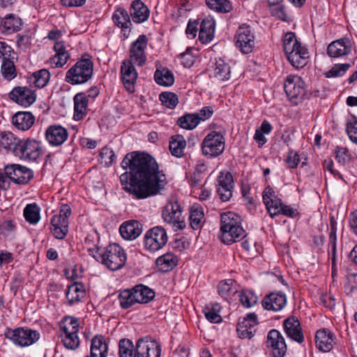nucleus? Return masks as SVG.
<instances>
[{"mask_svg":"<svg viewBox=\"0 0 357 357\" xmlns=\"http://www.w3.org/2000/svg\"><path fill=\"white\" fill-rule=\"evenodd\" d=\"M18 139L12 132L8 131L0 133V146L8 150H12L14 153L15 146H17Z\"/></svg>","mask_w":357,"mask_h":357,"instance_id":"obj_47","label":"nucleus"},{"mask_svg":"<svg viewBox=\"0 0 357 357\" xmlns=\"http://www.w3.org/2000/svg\"><path fill=\"white\" fill-rule=\"evenodd\" d=\"M335 159L340 164H345L348 160V151L347 148L337 146L335 150Z\"/></svg>","mask_w":357,"mask_h":357,"instance_id":"obj_61","label":"nucleus"},{"mask_svg":"<svg viewBox=\"0 0 357 357\" xmlns=\"http://www.w3.org/2000/svg\"><path fill=\"white\" fill-rule=\"evenodd\" d=\"M16 173V178L15 183L17 184H26L33 177V173L31 169L25 166L18 165Z\"/></svg>","mask_w":357,"mask_h":357,"instance_id":"obj_48","label":"nucleus"},{"mask_svg":"<svg viewBox=\"0 0 357 357\" xmlns=\"http://www.w3.org/2000/svg\"><path fill=\"white\" fill-rule=\"evenodd\" d=\"M283 49L288 61L295 68L305 66L309 59V52L306 47L300 43L293 32H287L283 37Z\"/></svg>","mask_w":357,"mask_h":357,"instance_id":"obj_3","label":"nucleus"},{"mask_svg":"<svg viewBox=\"0 0 357 357\" xmlns=\"http://www.w3.org/2000/svg\"><path fill=\"white\" fill-rule=\"evenodd\" d=\"M130 15L135 23H142L149 17V10L141 0H135L130 7Z\"/></svg>","mask_w":357,"mask_h":357,"instance_id":"obj_26","label":"nucleus"},{"mask_svg":"<svg viewBox=\"0 0 357 357\" xmlns=\"http://www.w3.org/2000/svg\"><path fill=\"white\" fill-rule=\"evenodd\" d=\"M317 347L321 351L328 352L335 344L334 333L328 328L319 329L315 335Z\"/></svg>","mask_w":357,"mask_h":357,"instance_id":"obj_22","label":"nucleus"},{"mask_svg":"<svg viewBox=\"0 0 357 357\" xmlns=\"http://www.w3.org/2000/svg\"><path fill=\"white\" fill-rule=\"evenodd\" d=\"M262 199L268 213L269 209L274 208V205L276 203V201L280 200V199H278L275 197V191L270 186H268L265 188L263 192Z\"/></svg>","mask_w":357,"mask_h":357,"instance_id":"obj_53","label":"nucleus"},{"mask_svg":"<svg viewBox=\"0 0 357 357\" xmlns=\"http://www.w3.org/2000/svg\"><path fill=\"white\" fill-rule=\"evenodd\" d=\"M93 73L92 61L89 59H82L66 72L65 80L72 85L84 84L91 78Z\"/></svg>","mask_w":357,"mask_h":357,"instance_id":"obj_4","label":"nucleus"},{"mask_svg":"<svg viewBox=\"0 0 357 357\" xmlns=\"http://www.w3.org/2000/svg\"><path fill=\"white\" fill-rule=\"evenodd\" d=\"M107 345L102 336H95L91 340V357H106Z\"/></svg>","mask_w":357,"mask_h":357,"instance_id":"obj_36","label":"nucleus"},{"mask_svg":"<svg viewBox=\"0 0 357 357\" xmlns=\"http://www.w3.org/2000/svg\"><path fill=\"white\" fill-rule=\"evenodd\" d=\"M234 188L233 176L230 172H227L225 174V202L231 199Z\"/></svg>","mask_w":357,"mask_h":357,"instance_id":"obj_57","label":"nucleus"},{"mask_svg":"<svg viewBox=\"0 0 357 357\" xmlns=\"http://www.w3.org/2000/svg\"><path fill=\"white\" fill-rule=\"evenodd\" d=\"M62 342L64 347L70 350L77 349L80 344L77 333L61 334Z\"/></svg>","mask_w":357,"mask_h":357,"instance_id":"obj_52","label":"nucleus"},{"mask_svg":"<svg viewBox=\"0 0 357 357\" xmlns=\"http://www.w3.org/2000/svg\"><path fill=\"white\" fill-rule=\"evenodd\" d=\"M130 14L123 8H116L112 15L114 23L121 29L124 36L130 34L132 26Z\"/></svg>","mask_w":357,"mask_h":357,"instance_id":"obj_25","label":"nucleus"},{"mask_svg":"<svg viewBox=\"0 0 357 357\" xmlns=\"http://www.w3.org/2000/svg\"><path fill=\"white\" fill-rule=\"evenodd\" d=\"M119 357H137V348L129 339H121L119 342Z\"/></svg>","mask_w":357,"mask_h":357,"instance_id":"obj_45","label":"nucleus"},{"mask_svg":"<svg viewBox=\"0 0 357 357\" xmlns=\"http://www.w3.org/2000/svg\"><path fill=\"white\" fill-rule=\"evenodd\" d=\"M199 119L194 114H188L180 117L177 124L182 128L192 130L199 124Z\"/></svg>","mask_w":357,"mask_h":357,"instance_id":"obj_50","label":"nucleus"},{"mask_svg":"<svg viewBox=\"0 0 357 357\" xmlns=\"http://www.w3.org/2000/svg\"><path fill=\"white\" fill-rule=\"evenodd\" d=\"M163 220L169 225H172L175 231L183 229L185 227V222L182 217V209L174 198L169 199L162 211Z\"/></svg>","mask_w":357,"mask_h":357,"instance_id":"obj_7","label":"nucleus"},{"mask_svg":"<svg viewBox=\"0 0 357 357\" xmlns=\"http://www.w3.org/2000/svg\"><path fill=\"white\" fill-rule=\"evenodd\" d=\"M222 307L219 303L209 304L204 307L203 312L207 320L211 323H220L222 317L220 314Z\"/></svg>","mask_w":357,"mask_h":357,"instance_id":"obj_42","label":"nucleus"},{"mask_svg":"<svg viewBox=\"0 0 357 357\" xmlns=\"http://www.w3.org/2000/svg\"><path fill=\"white\" fill-rule=\"evenodd\" d=\"M89 251L90 255L112 271L120 269L126 262L125 250L116 243L109 244L103 248L90 249Z\"/></svg>","mask_w":357,"mask_h":357,"instance_id":"obj_2","label":"nucleus"},{"mask_svg":"<svg viewBox=\"0 0 357 357\" xmlns=\"http://www.w3.org/2000/svg\"><path fill=\"white\" fill-rule=\"evenodd\" d=\"M121 166L126 170L119 177L122 188L137 199L160 194L167 184L165 175L159 171L156 161L148 153H128Z\"/></svg>","mask_w":357,"mask_h":357,"instance_id":"obj_1","label":"nucleus"},{"mask_svg":"<svg viewBox=\"0 0 357 357\" xmlns=\"http://www.w3.org/2000/svg\"><path fill=\"white\" fill-rule=\"evenodd\" d=\"M351 66L350 63L335 64L331 70L325 73L326 77H342Z\"/></svg>","mask_w":357,"mask_h":357,"instance_id":"obj_55","label":"nucleus"},{"mask_svg":"<svg viewBox=\"0 0 357 357\" xmlns=\"http://www.w3.org/2000/svg\"><path fill=\"white\" fill-rule=\"evenodd\" d=\"M4 335L7 339L20 347L30 346L40 337V334L37 331L27 327H20L15 329L7 328Z\"/></svg>","mask_w":357,"mask_h":357,"instance_id":"obj_6","label":"nucleus"},{"mask_svg":"<svg viewBox=\"0 0 357 357\" xmlns=\"http://www.w3.org/2000/svg\"><path fill=\"white\" fill-rule=\"evenodd\" d=\"M155 82L161 86H169L174 82V77L172 72L167 68H158L154 74Z\"/></svg>","mask_w":357,"mask_h":357,"instance_id":"obj_37","label":"nucleus"},{"mask_svg":"<svg viewBox=\"0 0 357 357\" xmlns=\"http://www.w3.org/2000/svg\"><path fill=\"white\" fill-rule=\"evenodd\" d=\"M351 49V40L348 38H341L328 45L327 53L331 57L337 58L350 54Z\"/></svg>","mask_w":357,"mask_h":357,"instance_id":"obj_24","label":"nucleus"},{"mask_svg":"<svg viewBox=\"0 0 357 357\" xmlns=\"http://www.w3.org/2000/svg\"><path fill=\"white\" fill-rule=\"evenodd\" d=\"M347 132L350 139L357 144V121L347 124Z\"/></svg>","mask_w":357,"mask_h":357,"instance_id":"obj_64","label":"nucleus"},{"mask_svg":"<svg viewBox=\"0 0 357 357\" xmlns=\"http://www.w3.org/2000/svg\"><path fill=\"white\" fill-rule=\"evenodd\" d=\"M84 296V290L81 284L75 283L68 287L66 292V298L70 305L78 302Z\"/></svg>","mask_w":357,"mask_h":357,"instance_id":"obj_43","label":"nucleus"},{"mask_svg":"<svg viewBox=\"0 0 357 357\" xmlns=\"http://www.w3.org/2000/svg\"><path fill=\"white\" fill-rule=\"evenodd\" d=\"M191 50V47H188L185 52H183L179 55L181 63L185 68H190L195 61V57L190 53Z\"/></svg>","mask_w":357,"mask_h":357,"instance_id":"obj_60","label":"nucleus"},{"mask_svg":"<svg viewBox=\"0 0 357 357\" xmlns=\"http://www.w3.org/2000/svg\"><path fill=\"white\" fill-rule=\"evenodd\" d=\"M23 215L27 222L36 225L40 220V208L36 203L28 204L24 208Z\"/></svg>","mask_w":357,"mask_h":357,"instance_id":"obj_38","label":"nucleus"},{"mask_svg":"<svg viewBox=\"0 0 357 357\" xmlns=\"http://www.w3.org/2000/svg\"><path fill=\"white\" fill-rule=\"evenodd\" d=\"M215 22L213 19L205 18L200 24L199 39L203 44L212 40L214 36Z\"/></svg>","mask_w":357,"mask_h":357,"instance_id":"obj_32","label":"nucleus"},{"mask_svg":"<svg viewBox=\"0 0 357 357\" xmlns=\"http://www.w3.org/2000/svg\"><path fill=\"white\" fill-rule=\"evenodd\" d=\"M142 231L139 222L137 220H130L123 222L119 228L121 236L126 240H134Z\"/></svg>","mask_w":357,"mask_h":357,"instance_id":"obj_28","label":"nucleus"},{"mask_svg":"<svg viewBox=\"0 0 357 357\" xmlns=\"http://www.w3.org/2000/svg\"><path fill=\"white\" fill-rule=\"evenodd\" d=\"M68 130L61 125L50 126L45 131V139L52 146H59L68 139Z\"/></svg>","mask_w":357,"mask_h":357,"instance_id":"obj_21","label":"nucleus"},{"mask_svg":"<svg viewBox=\"0 0 357 357\" xmlns=\"http://www.w3.org/2000/svg\"><path fill=\"white\" fill-rule=\"evenodd\" d=\"M101 159L105 162V165L109 166L112 165L116 158L114 151L109 148H104L100 153Z\"/></svg>","mask_w":357,"mask_h":357,"instance_id":"obj_59","label":"nucleus"},{"mask_svg":"<svg viewBox=\"0 0 357 357\" xmlns=\"http://www.w3.org/2000/svg\"><path fill=\"white\" fill-rule=\"evenodd\" d=\"M50 78V73L47 69H41L35 72L30 78V82L38 88H43Z\"/></svg>","mask_w":357,"mask_h":357,"instance_id":"obj_46","label":"nucleus"},{"mask_svg":"<svg viewBox=\"0 0 357 357\" xmlns=\"http://www.w3.org/2000/svg\"><path fill=\"white\" fill-rule=\"evenodd\" d=\"M238 323L243 325L246 328L256 332V326L258 325V317L255 312H249L243 318H240Z\"/></svg>","mask_w":357,"mask_h":357,"instance_id":"obj_54","label":"nucleus"},{"mask_svg":"<svg viewBox=\"0 0 357 357\" xmlns=\"http://www.w3.org/2000/svg\"><path fill=\"white\" fill-rule=\"evenodd\" d=\"M245 236L241 217L234 212H225V244L231 245Z\"/></svg>","mask_w":357,"mask_h":357,"instance_id":"obj_5","label":"nucleus"},{"mask_svg":"<svg viewBox=\"0 0 357 357\" xmlns=\"http://www.w3.org/2000/svg\"><path fill=\"white\" fill-rule=\"evenodd\" d=\"M119 300L123 309H128L137 303L132 289L122 291L119 295Z\"/></svg>","mask_w":357,"mask_h":357,"instance_id":"obj_49","label":"nucleus"},{"mask_svg":"<svg viewBox=\"0 0 357 357\" xmlns=\"http://www.w3.org/2000/svg\"><path fill=\"white\" fill-rule=\"evenodd\" d=\"M270 6V11L273 16L282 21L287 20V15L286 13L284 6L281 5L280 3Z\"/></svg>","mask_w":357,"mask_h":357,"instance_id":"obj_58","label":"nucleus"},{"mask_svg":"<svg viewBox=\"0 0 357 357\" xmlns=\"http://www.w3.org/2000/svg\"><path fill=\"white\" fill-rule=\"evenodd\" d=\"M56 54L50 59V63L55 68L63 67L70 57L63 41H56L54 45Z\"/></svg>","mask_w":357,"mask_h":357,"instance_id":"obj_27","label":"nucleus"},{"mask_svg":"<svg viewBox=\"0 0 357 357\" xmlns=\"http://www.w3.org/2000/svg\"><path fill=\"white\" fill-rule=\"evenodd\" d=\"M148 45V38L146 35H140L136 40L132 42L130 47V61L138 66H143L147 60L146 50Z\"/></svg>","mask_w":357,"mask_h":357,"instance_id":"obj_13","label":"nucleus"},{"mask_svg":"<svg viewBox=\"0 0 357 357\" xmlns=\"http://www.w3.org/2000/svg\"><path fill=\"white\" fill-rule=\"evenodd\" d=\"M202 152L210 156L221 154L223 152V135L215 131L209 133L202 142Z\"/></svg>","mask_w":357,"mask_h":357,"instance_id":"obj_15","label":"nucleus"},{"mask_svg":"<svg viewBox=\"0 0 357 357\" xmlns=\"http://www.w3.org/2000/svg\"><path fill=\"white\" fill-rule=\"evenodd\" d=\"M255 35L249 25L243 24L237 29L235 35L236 47L243 53L249 54L255 47Z\"/></svg>","mask_w":357,"mask_h":357,"instance_id":"obj_12","label":"nucleus"},{"mask_svg":"<svg viewBox=\"0 0 357 357\" xmlns=\"http://www.w3.org/2000/svg\"><path fill=\"white\" fill-rule=\"evenodd\" d=\"M186 142L182 135L172 136L169 140V150L174 156L180 158L183 156Z\"/></svg>","mask_w":357,"mask_h":357,"instance_id":"obj_40","label":"nucleus"},{"mask_svg":"<svg viewBox=\"0 0 357 357\" xmlns=\"http://www.w3.org/2000/svg\"><path fill=\"white\" fill-rule=\"evenodd\" d=\"M160 352L159 344L149 337L140 338L137 342V357H160Z\"/></svg>","mask_w":357,"mask_h":357,"instance_id":"obj_17","label":"nucleus"},{"mask_svg":"<svg viewBox=\"0 0 357 357\" xmlns=\"http://www.w3.org/2000/svg\"><path fill=\"white\" fill-rule=\"evenodd\" d=\"M22 20L13 14L6 15L1 19V33L3 34H10L21 29Z\"/></svg>","mask_w":357,"mask_h":357,"instance_id":"obj_31","label":"nucleus"},{"mask_svg":"<svg viewBox=\"0 0 357 357\" xmlns=\"http://www.w3.org/2000/svg\"><path fill=\"white\" fill-rule=\"evenodd\" d=\"M159 99L163 105L169 109L176 107L178 103V96L172 92L162 93L159 96Z\"/></svg>","mask_w":357,"mask_h":357,"instance_id":"obj_56","label":"nucleus"},{"mask_svg":"<svg viewBox=\"0 0 357 357\" xmlns=\"http://www.w3.org/2000/svg\"><path fill=\"white\" fill-rule=\"evenodd\" d=\"M300 161L299 156L296 151L294 150H289L288 155L286 159V162L290 168H296Z\"/></svg>","mask_w":357,"mask_h":357,"instance_id":"obj_62","label":"nucleus"},{"mask_svg":"<svg viewBox=\"0 0 357 357\" xmlns=\"http://www.w3.org/2000/svg\"><path fill=\"white\" fill-rule=\"evenodd\" d=\"M133 64L130 61L124 60L121 66V79L124 87L130 93L135 91V84L138 77Z\"/></svg>","mask_w":357,"mask_h":357,"instance_id":"obj_18","label":"nucleus"},{"mask_svg":"<svg viewBox=\"0 0 357 357\" xmlns=\"http://www.w3.org/2000/svg\"><path fill=\"white\" fill-rule=\"evenodd\" d=\"M266 346L271 349L273 357H284L287 352L284 339L276 329H272L268 332Z\"/></svg>","mask_w":357,"mask_h":357,"instance_id":"obj_16","label":"nucleus"},{"mask_svg":"<svg viewBox=\"0 0 357 357\" xmlns=\"http://www.w3.org/2000/svg\"><path fill=\"white\" fill-rule=\"evenodd\" d=\"M167 241L168 236L165 229L162 226H155L146 232L143 244L145 250L154 252L162 249Z\"/></svg>","mask_w":357,"mask_h":357,"instance_id":"obj_8","label":"nucleus"},{"mask_svg":"<svg viewBox=\"0 0 357 357\" xmlns=\"http://www.w3.org/2000/svg\"><path fill=\"white\" fill-rule=\"evenodd\" d=\"M177 264V259L172 253H166L156 259V265L162 272L173 269Z\"/></svg>","mask_w":357,"mask_h":357,"instance_id":"obj_39","label":"nucleus"},{"mask_svg":"<svg viewBox=\"0 0 357 357\" xmlns=\"http://www.w3.org/2000/svg\"><path fill=\"white\" fill-rule=\"evenodd\" d=\"M204 218L203 207L198 204H194L190 208L189 221L190 227L193 229H200L203 225Z\"/></svg>","mask_w":357,"mask_h":357,"instance_id":"obj_33","label":"nucleus"},{"mask_svg":"<svg viewBox=\"0 0 357 357\" xmlns=\"http://www.w3.org/2000/svg\"><path fill=\"white\" fill-rule=\"evenodd\" d=\"M71 214V208L68 204L61 206L59 213L54 215L51 219V230L53 236L57 239H63L68 231V217Z\"/></svg>","mask_w":357,"mask_h":357,"instance_id":"obj_10","label":"nucleus"},{"mask_svg":"<svg viewBox=\"0 0 357 357\" xmlns=\"http://www.w3.org/2000/svg\"><path fill=\"white\" fill-rule=\"evenodd\" d=\"M236 282L234 279L225 280V291L227 294L236 295L240 298V301L243 307L249 308L257 303L258 297L252 290L245 289L238 292L236 288Z\"/></svg>","mask_w":357,"mask_h":357,"instance_id":"obj_14","label":"nucleus"},{"mask_svg":"<svg viewBox=\"0 0 357 357\" xmlns=\"http://www.w3.org/2000/svg\"><path fill=\"white\" fill-rule=\"evenodd\" d=\"M10 98L17 104L28 107L32 105L36 99L34 91L27 86H16L9 93Z\"/></svg>","mask_w":357,"mask_h":357,"instance_id":"obj_19","label":"nucleus"},{"mask_svg":"<svg viewBox=\"0 0 357 357\" xmlns=\"http://www.w3.org/2000/svg\"><path fill=\"white\" fill-rule=\"evenodd\" d=\"M284 329L287 337L298 343L304 341V335L301 327L299 320L294 317L286 319L283 323Z\"/></svg>","mask_w":357,"mask_h":357,"instance_id":"obj_23","label":"nucleus"},{"mask_svg":"<svg viewBox=\"0 0 357 357\" xmlns=\"http://www.w3.org/2000/svg\"><path fill=\"white\" fill-rule=\"evenodd\" d=\"M278 214H282L289 218H294L298 215V212L290 206L284 204L280 199V201H276L274 208L269 209V215L271 218Z\"/></svg>","mask_w":357,"mask_h":357,"instance_id":"obj_35","label":"nucleus"},{"mask_svg":"<svg viewBox=\"0 0 357 357\" xmlns=\"http://www.w3.org/2000/svg\"><path fill=\"white\" fill-rule=\"evenodd\" d=\"M304 84L303 80L300 77L296 75L287 76L284 82V91L287 97L295 104L304 99L305 96Z\"/></svg>","mask_w":357,"mask_h":357,"instance_id":"obj_11","label":"nucleus"},{"mask_svg":"<svg viewBox=\"0 0 357 357\" xmlns=\"http://www.w3.org/2000/svg\"><path fill=\"white\" fill-rule=\"evenodd\" d=\"M236 331L238 337L241 339H251L254 336L255 333L250 331L248 328H246L243 325H241L238 322L236 328Z\"/></svg>","mask_w":357,"mask_h":357,"instance_id":"obj_63","label":"nucleus"},{"mask_svg":"<svg viewBox=\"0 0 357 357\" xmlns=\"http://www.w3.org/2000/svg\"><path fill=\"white\" fill-rule=\"evenodd\" d=\"M287 304L286 295L282 291L271 292L264 296L261 305L266 310L278 312L282 310Z\"/></svg>","mask_w":357,"mask_h":357,"instance_id":"obj_20","label":"nucleus"},{"mask_svg":"<svg viewBox=\"0 0 357 357\" xmlns=\"http://www.w3.org/2000/svg\"><path fill=\"white\" fill-rule=\"evenodd\" d=\"M272 130L273 126L267 120H264L260 127L256 129L253 139L257 143L259 148L267 142V139L265 137L264 135H268Z\"/></svg>","mask_w":357,"mask_h":357,"instance_id":"obj_41","label":"nucleus"},{"mask_svg":"<svg viewBox=\"0 0 357 357\" xmlns=\"http://www.w3.org/2000/svg\"><path fill=\"white\" fill-rule=\"evenodd\" d=\"M15 146L14 155L22 160L35 161L42 154L40 143L33 139H23Z\"/></svg>","mask_w":357,"mask_h":357,"instance_id":"obj_9","label":"nucleus"},{"mask_svg":"<svg viewBox=\"0 0 357 357\" xmlns=\"http://www.w3.org/2000/svg\"><path fill=\"white\" fill-rule=\"evenodd\" d=\"M79 328V319L73 317H66L61 324L62 334L77 333Z\"/></svg>","mask_w":357,"mask_h":357,"instance_id":"obj_44","label":"nucleus"},{"mask_svg":"<svg viewBox=\"0 0 357 357\" xmlns=\"http://www.w3.org/2000/svg\"><path fill=\"white\" fill-rule=\"evenodd\" d=\"M132 290L137 303H147L155 297V292L143 284L135 286Z\"/></svg>","mask_w":357,"mask_h":357,"instance_id":"obj_34","label":"nucleus"},{"mask_svg":"<svg viewBox=\"0 0 357 357\" xmlns=\"http://www.w3.org/2000/svg\"><path fill=\"white\" fill-rule=\"evenodd\" d=\"M73 100L74 119L79 121L86 114L89 99L85 93H78L74 96Z\"/></svg>","mask_w":357,"mask_h":357,"instance_id":"obj_30","label":"nucleus"},{"mask_svg":"<svg viewBox=\"0 0 357 357\" xmlns=\"http://www.w3.org/2000/svg\"><path fill=\"white\" fill-rule=\"evenodd\" d=\"M1 72L3 77L8 80H11L16 76L14 62L10 58L2 61Z\"/></svg>","mask_w":357,"mask_h":357,"instance_id":"obj_51","label":"nucleus"},{"mask_svg":"<svg viewBox=\"0 0 357 357\" xmlns=\"http://www.w3.org/2000/svg\"><path fill=\"white\" fill-rule=\"evenodd\" d=\"M35 121L34 116L29 112H18L12 118V123L21 130H27Z\"/></svg>","mask_w":357,"mask_h":357,"instance_id":"obj_29","label":"nucleus"}]
</instances>
